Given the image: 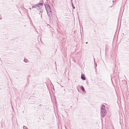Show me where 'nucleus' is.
<instances>
[{
	"mask_svg": "<svg viewBox=\"0 0 129 129\" xmlns=\"http://www.w3.org/2000/svg\"><path fill=\"white\" fill-rule=\"evenodd\" d=\"M104 105H103L101 107V113L102 116L104 117L106 115V111L105 109Z\"/></svg>",
	"mask_w": 129,
	"mask_h": 129,
	"instance_id": "f257e3e1",
	"label": "nucleus"
},
{
	"mask_svg": "<svg viewBox=\"0 0 129 129\" xmlns=\"http://www.w3.org/2000/svg\"><path fill=\"white\" fill-rule=\"evenodd\" d=\"M43 5V3H39L33 6L32 8H36L38 9L39 10L42 8Z\"/></svg>",
	"mask_w": 129,
	"mask_h": 129,
	"instance_id": "f03ea898",
	"label": "nucleus"
},
{
	"mask_svg": "<svg viewBox=\"0 0 129 129\" xmlns=\"http://www.w3.org/2000/svg\"><path fill=\"white\" fill-rule=\"evenodd\" d=\"M45 6L47 12L49 11L50 10H51V8L47 4L45 5Z\"/></svg>",
	"mask_w": 129,
	"mask_h": 129,
	"instance_id": "7ed1b4c3",
	"label": "nucleus"
},
{
	"mask_svg": "<svg viewBox=\"0 0 129 129\" xmlns=\"http://www.w3.org/2000/svg\"><path fill=\"white\" fill-rule=\"evenodd\" d=\"M48 15L49 17H51V15L52 11L51 10H50L49 11L47 12Z\"/></svg>",
	"mask_w": 129,
	"mask_h": 129,
	"instance_id": "20e7f679",
	"label": "nucleus"
},
{
	"mask_svg": "<svg viewBox=\"0 0 129 129\" xmlns=\"http://www.w3.org/2000/svg\"><path fill=\"white\" fill-rule=\"evenodd\" d=\"M81 79L83 80H85L86 78L85 77L84 75L83 74H82L81 75Z\"/></svg>",
	"mask_w": 129,
	"mask_h": 129,
	"instance_id": "39448f33",
	"label": "nucleus"
},
{
	"mask_svg": "<svg viewBox=\"0 0 129 129\" xmlns=\"http://www.w3.org/2000/svg\"><path fill=\"white\" fill-rule=\"evenodd\" d=\"M80 88H81V90H82L84 92H85V90L84 87L82 85L80 86Z\"/></svg>",
	"mask_w": 129,
	"mask_h": 129,
	"instance_id": "423d86ee",
	"label": "nucleus"
},
{
	"mask_svg": "<svg viewBox=\"0 0 129 129\" xmlns=\"http://www.w3.org/2000/svg\"><path fill=\"white\" fill-rule=\"evenodd\" d=\"M72 5L73 8V9H74L75 8V7L73 6V3H72Z\"/></svg>",
	"mask_w": 129,
	"mask_h": 129,
	"instance_id": "0eeeda50",
	"label": "nucleus"
},
{
	"mask_svg": "<svg viewBox=\"0 0 129 129\" xmlns=\"http://www.w3.org/2000/svg\"><path fill=\"white\" fill-rule=\"evenodd\" d=\"M24 127H25V126H24L23 127V128L24 129H27L26 128H24Z\"/></svg>",
	"mask_w": 129,
	"mask_h": 129,
	"instance_id": "6e6552de",
	"label": "nucleus"
},
{
	"mask_svg": "<svg viewBox=\"0 0 129 129\" xmlns=\"http://www.w3.org/2000/svg\"><path fill=\"white\" fill-rule=\"evenodd\" d=\"M24 62H26V63L27 62V61H24Z\"/></svg>",
	"mask_w": 129,
	"mask_h": 129,
	"instance_id": "1a4fd4ad",
	"label": "nucleus"
},
{
	"mask_svg": "<svg viewBox=\"0 0 129 129\" xmlns=\"http://www.w3.org/2000/svg\"><path fill=\"white\" fill-rule=\"evenodd\" d=\"M24 62H26V63L27 62V61H24Z\"/></svg>",
	"mask_w": 129,
	"mask_h": 129,
	"instance_id": "9d476101",
	"label": "nucleus"
},
{
	"mask_svg": "<svg viewBox=\"0 0 129 129\" xmlns=\"http://www.w3.org/2000/svg\"><path fill=\"white\" fill-rule=\"evenodd\" d=\"M42 106V105L41 104H40V106Z\"/></svg>",
	"mask_w": 129,
	"mask_h": 129,
	"instance_id": "9b49d317",
	"label": "nucleus"
},
{
	"mask_svg": "<svg viewBox=\"0 0 129 129\" xmlns=\"http://www.w3.org/2000/svg\"><path fill=\"white\" fill-rule=\"evenodd\" d=\"M86 44H88V42H86Z\"/></svg>",
	"mask_w": 129,
	"mask_h": 129,
	"instance_id": "f8f14e48",
	"label": "nucleus"
},
{
	"mask_svg": "<svg viewBox=\"0 0 129 129\" xmlns=\"http://www.w3.org/2000/svg\"><path fill=\"white\" fill-rule=\"evenodd\" d=\"M29 9H30V10H31V8H29Z\"/></svg>",
	"mask_w": 129,
	"mask_h": 129,
	"instance_id": "ddd939ff",
	"label": "nucleus"
},
{
	"mask_svg": "<svg viewBox=\"0 0 129 129\" xmlns=\"http://www.w3.org/2000/svg\"><path fill=\"white\" fill-rule=\"evenodd\" d=\"M71 1H72V0H71Z\"/></svg>",
	"mask_w": 129,
	"mask_h": 129,
	"instance_id": "4468645a",
	"label": "nucleus"
}]
</instances>
